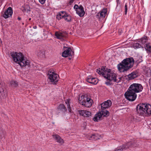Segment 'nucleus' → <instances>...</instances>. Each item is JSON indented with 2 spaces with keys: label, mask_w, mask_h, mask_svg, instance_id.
<instances>
[{
  "label": "nucleus",
  "mask_w": 151,
  "mask_h": 151,
  "mask_svg": "<svg viewBox=\"0 0 151 151\" xmlns=\"http://www.w3.org/2000/svg\"><path fill=\"white\" fill-rule=\"evenodd\" d=\"M136 112L139 116H150L151 114V105L145 103L139 104L137 106Z\"/></svg>",
  "instance_id": "f257e3e1"
},
{
  "label": "nucleus",
  "mask_w": 151,
  "mask_h": 151,
  "mask_svg": "<svg viewBox=\"0 0 151 151\" xmlns=\"http://www.w3.org/2000/svg\"><path fill=\"white\" fill-rule=\"evenodd\" d=\"M134 63L133 58L131 57L123 60L117 65L118 70L120 72L127 71L133 66Z\"/></svg>",
  "instance_id": "f03ea898"
},
{
  "label": "nucleus",
  "mask_w": 151,
  "mask_h": 151,
  "mask_svg": "<svg viewBox=\"0 0 151 151\" xmlns=\"http://www.w3.org/2000/svg\"><path fill=\"white\" fill-rule=\"evenodd\" d=\"M17 59L18 61L16 62L19 64L21 67L28 66L29 65V61L24 59V55L22 53L20 52L18 54Z\"/></svg>",
  "instance_id": "7ed1b4c3"
},
{
  "label": "nucleus",
  "mask_w": 151,
  "mask_h": 151,
  "mask_svg": "<svg viewBox=\"0 0 151 151\" xmlns=\"http://www.w3.org/2000/svg\"><path fill=\"white\" fill-rule=\"evenodd\" d=\"M136 143L133 141H130L117 147L114 151H123L129 148L130 147H136Z\"/></svg>",
  "instance_id": "20e7f679"
},
{
  "label": "nucleus",
  "mask_w": 151,
  "mask_h": 151,
  "mask_svg": "<svg viewBox=\"0 0 151 151\" xmlns=\"http://www.w3.org/2000/svg\"><path fill=\"white\" fill-rule=\"evenodd\" d=\"M56 18L58 20L63 18L65 21L68 22H70L72 21L71 16L65 11L60 12L57 15Z\"/></svg>",
  "instance_id": "39448f33"
},
{
  "label": "nucleus",
  "mask_w": 151,
  "mask_h": 151,
  "mask_svg": "<svg viewBox=\"0 0 151 151\" xmlns=\"http://www.w3.org/2000/svg\"><path fill=\"white\" fill-rule=\"evenodd\" d=\"M142 89L143 87L141 84L133 83L130 86L128 90L136 93L141 92Z\"/></svg>",
  "instance_id": "423d86ee"
},
{
  "label": "nucleus",
  "mask_w": 151,
  "mask_h": 151,
  "mask_svg": "<svg viewBox=\"0 0 151 151\" xmlns=\"http://www.w3.org/2000/svg\"><path fill=\"white\" fill-rule=\"evenodd\" d=\"M126 99L130 101H134L137 98V95L135 93L128 89L124 94Z\"/></svg>",
  "instance_id": "0eeeda50"
},
{
  "label": "nucleus",
  "mask_w": 151,
  "mask_h": 151,
  "mask_svg": "<svg viewBox=\"0 0 151 151\" xmlns=\"http://www.w3.org/2000/svg\"><path fill=\"white\" fill-rule=\"evenodd\" d=\"M47 75L50 81L53 84H55L59 79L58 75L53 72L49 71Z\"/></svg>",
  "instance_id": "6e6552de"
},
{
  "label": "nucleus",
  "mask_w": 151,
  "mask_h": 151,
  "mask_svg": "<svg viewBox=\"0 0 151 151\" xmlns=\"http://www.w3.org/2000/svg\"><path fill=\"white\" fill-rule=\"evenodd\" d=\"M12 13V10L11 7H9L4 12H1L3 17L6 19L11 17Z\"/></svg>",
  "instance_id": "1a4fd4ad"
},
{
  "label": "nucleus",
  "mask_w": 151,
  "mask_h": 151,
  "mask_svg": "<svg viewBox=\"0 0 151 151\" xmlns=\"http://www.w3.org/2000/svg\"><path fill=\"white\" fill-rule=\"evenodd\" d=\"M109 75V76H107V78H108V80H110L111 79L113 80L114 81L116 82L117 83H119L121 81L122 78H119V80L116 79V76L115 73L110 72Z\"/></svg>",
  "instance_id": "9d476101"
},
{
  "label": "nucleus",
  "mask_w": 151,
  "mask_h": 151,
  "mask_svg": "<svg viewBox=\"0 0 151 151\" xmlns=\"http://www.w3.org/2000/svg\"><path fill=\"white\" fill-rule=\"evenodd\" d=\"M67 33L66 31L63 32H55V35L57 38L59 39H63L67 37Z\"/></svg>",
  "instance_id": "9b49d317"
},
{
  "label": "nucleus",
  "mask_w": 151,
  "mask_h": 151,
  "mask_svg": "<svg viewBox=\"0 0 151 151\" xmlns=\"http://www.w3.org/2000/svg\"><path fill=\"white\" fill-rule=\"evenodd\" d=\"M86 81L88 82L93 84H96L98 82V79L95 78H93L91 76H88L86 79Z\"/></svg>",
  "instance_id": "f8f14e48"
},
{
  "label": "nucleus",
  "mask_w": 151,
  "mask_h": 151,
  "mask_svg": "<svg viewBox=\"0 0 151 151\" xmlns=\"http://www.w3.org/2000/svg\"><path fill=\"white\" fill-rule=\"evenodd\" d=\"M112 104V102L110 100H108L102 103L101 105V109H106L110 107Z\"/></svg>",
  "instance_id": "ddd939ff"
},
{
  "label": "nucleus",
  "mask_w": 151,
  "mask_h": 151,
  "mask_svg": "<svg viewBox=\"0 0 151 151\" xmlns=\"http://www.w3.org/2000/svg\"><path fill=\"white\" fill-rule=\"evenodd\" d=\"M79 114L85 117H89L91 115L90 111L85 110H81L78 111Z\"/></svg>",
  "instance_id": "4468645a"
},
{
  "label": "nucleus",
  "mask_w": 151,
  "mask_h": 151,
  "mask_svg": "<svg viewBox=\"0 0 151 151\" xmlns=\"http://www.w3.org/2000/svg\"><path fill=\"white\" fill-rule=\"evenodd\" d=\"M66 49L63 52L62 56L64 57H67L68 56H72V50L70 47H66Z\"/></svg>",
  "instance_id": "2eb2a0df"
},
{
  "label": "nucleus",
  "mask_w": 151,
  "mask_h": 151,
  "mask_svg": "<svg viewBox=\"0 0 151 151\" xmlns=\"http://www.w3.org/2000/svg\"><path fill=\"white\" fill-rule=\"evenodd\" d=\"M76 11V13L81 17L83 16L85 14L84 8L81 5L79 6L78 9H77Z\"/></svg>",
  "instance_id": "dca6fc26"
},
{
  "label": "nucleus",
  "mask_w": 151,
  "mask_h": 151,
  "mask_svg": "<svg viewBox=\"0 0 151 151\" xmlns=\"http://www.w3.org/2000/svg\"><path fill=\"white\" fill-rule=\"evenodd\" d=\"M53 138L56 142L59 143L60 145H62L64 143V141L58 135L54 134L52 135Z\"/></svg>",
  "instance_id": "f3484780"
},
{
  "label": "nucleus",
  "mask_w": 151,
  "mask_h": 151,
  "mask_svg": "<svg viewBox=\"0 0 151 151\" xmlns=\"http://www.w3.org/2000/svg\"><path fill=\"white\" fill-rule=\"evenodd\" d=\"M93 102V100L90 98H87V100L84 103H82V105L87 107H90Z\"/></svg>",
  "instance_id": "a211bd4d"
},
{
  "label": "nucleus",
  "mask_w": 151,
  "mask_h": 151,
  "mask_svg": "<svg viewBox=\"0 0 151 151\" xmlns=\"http://www.w3.org/2000/svg\"><path fill=\"white\" fill-rule=\"evenodd\" d=\"M96 72L100 75L101 74L106 79H108V78H107V76H109V74L110 73V72L108 71L107 72L106 71L105 72H103V71H101L100 70L97 69L96 70Z\"/></svg>",
  "instance_id": "6ab92c4d"
},
{
  "label": "nucleus",
  "mask_w": 151,
  "mask_h": 151,
  "mask_svg": "<svg viewBox=\"0 0 151 151\" xmlns=\"http://www.w3.org/2000/svg\"><path fill=\"white\" fill-rule=\"evenodd\" d=\"M19 52H11L10 55L15 62H16L17 61H18L17 59V58L18 56V54H19Z\"/></svg>",
  "instance_id": "aec40b11"
},
{
  "label": "nucleus",
  "mask_w": 151,
  "mask_h": 151,
  "mask_svg": "<svg viewBox=\"0 0 151 151\" xmlns=\"http://www.w3.org/2000/svg\"><path fill=\"white\" fill-rule=\"evenodd\" d=\"M87 96L86 95H82L81 97H79L78 100L79 103L82 104V103H84L87 100Z\"/></svg>",
  "instance_id": "412c9836"
},
{
  "label": "nucleus",
  "mask_w": 151,
  "mask_h": 151,
  "mask_svg": "<svg viewBox=\"0 0 151 151\" xmlns=\"http://www.w3.org/2000/svg\"><path fill=\"white\" fill-rule=\"evenodd\" d=\"M148 37L146 36H144L142 38L139 39L137 40V41L140 42L142 45H145L148 40Z\"/></svg>",
  "instance_id": "4be33fe9"
},
{
  "label": "nucleus",
  "mask_w": 151,
  "mask_h": 151,
  "mask_svg": "<svg viewBox=\"0 0 151 151\" xmlns=\"http://www.w3.org/2000/svg\"><path fill=\"white\" fill-rule=\"evenodd\" d=\"M107 11L106 9H103L100 12V13H98V14L96 15V16H97L98 17H98L99 15L100 16V17L101 18L104 17L106 14Z\"/></svg>",
  "instance_id": "5701e85b"
},
{
  "label": "nucleus",
  "mask_w": 151,
  "mask_h": 151,
  "mask_svg": "<svg viewBox=\"0 0 151 151\" xmlns=\"http://www.w3.org/2000/svg\"><path fill=\"white\" fill-rule=\"evenodd\" d=\"M0 95L2 96L3 99H4L7 96V92L6 90H4L3 88L0 89Z\"/></svg>",
  "instance_id": "b1692460"
},
{
  "label": "nucleus",
  "mask_w": 151,
  "mask_h": 151,
  "mask_svg": "<svg viewBox=\"0 0 151 151\" xmlns=\"http://www.w3.org/2000/svg\"><path fill=\"white\" fill-rule=\"evenodd\" d=\"M58 110L59 111L65 112L67 111V109L63 104H60L58 107Z\"/></svg>",
  "instance_id": "393cba45"
},
{
  "label": "nucleus",
  "mask_w": 151,
  "mask_h": 151,
  "mask_svg": "<svg viewBox=\"0 0 151 151\" xmlns=\"http://www.w3.org/2000/svg\"><path fill=\"white\" fill-rule=\"evenodd\" d=\"M100 112H101V116L107 117L109 115V112L106 109H101V111Z\"/></svg>",
  "instance_id": "a878e982"
},
{
  "label": "nucleus",
  "mask_w": 151,
  "mask_h": 151,
  "mask_svg": "<svg viewBox=\"0 0 151 151\" xmlns=\"http://www.w3.org/2000/svg\"><path fill=\"white\" fill-rule=\"evenodd\" d=\"M101 117V112H98L96 114L94 117L93 118V120L95 122H98V120H100Z\"/></svg>",
  "instance_id": "bb28decb"
},
{
  "label": "nucleus",
  "mask_w": 151,
  "mask_h": 151,
  "mask_svg": "<svg viewBox=\"0 0 151 151\" xmlns=\"http://www.w3.org/2000/svg\"><path fill=\"white\" fill-rule=\"evenodd\" d=\"M37 56L41 58H44L45 57V52L42 50H39L37 53Z\"/></svg>",
  "instance_id": "cd10ccee"
},
{
  "label": "nucleus",
  "mask_w": 151,
  "mask_h": 151,
  "mask_svg": "<svg viewBox=\"0 0 151 151\" xmlns=\"http://www.w3.org/2000/svg\"><path fill=\"white\" fill-rule=\"evenodd\" d=\"M137 76V73L135 72H133L131 74L128 75V77L130 80L134 79L136 78Z\"/></svg>",
  "instance_id": "c85d7f7f"
},
{
  "label": "nucleus",
  "mask_w": 151,
  "mask_h": 151,
  "mask_svg": "<svg viewBox=\"0 0 151 151\" xmlns=\"http://www.w3.org/2000/svg\"><path fill=\"white\" fill-rule=\"evenodd\" d=\"M145 46V48L146 50L149 52H151V45H150V43L146 44Z\"/></svg>",
  "instance_id": "c756f323"
},
{
  "label": "nucleus",
  "mask_w": 151,
  "mask_h": 151,
  "mask_svg": "<svg viewBox=\"0 0 151 151\" xmlns=\"http://www.w3.org/2000/svg\"><path fill=\"white\" fill-rule=\"evenodd\" d=\"M10 85L12 87H16L18 85V83L17 81H11L10 82Z\"/></svg>",
  "instance_id": "7c9ffc66"
},
{
  "label": "nucleus",
  "mask_w": 151,
  "mask_h": 151,
  "mask_svg": "<svg viewBox=\"0 0 151 151\" xmlns=\"http://www.w3.org/2000/svg\"><path fill=\"white\" fill-rule=\"evenodd\" d=\"M133 46L134 48H136L143 47V46L141 45V44L138 42L134 43L133 44Z\"/></svg>",
  "instance_id": "2f4dec72"
},
{
  "label": "nucleus",
  "mask_w": 151,
  "mask_h": 151,
  "mask_svg": "<svg viewBox=\"0 0 151 151\" xmlns=\"http://www.w3.org/2000/svg\"><path fill=\"white\" fill-rule=\"evenodd\" d=\"M107 71L106 70H105V69L104 68V67H102V68H101V70L103 71V72H108V71H109L111 72V70H107Z\"/></svg>",
  "instance_id": "473e14b6"
},
{
  "label": "nucleus",
  "mask_w": 151,
  "mask_h": 151,
  "mask_svg": "<svg viewBox=\"0 0 151 151\" xmlns=\"http://www.w3.org/2000/svg\"><path fill=\"white\" fill-rule=\"evenodd\" d=\"M109 80V81L106 82L105 83L107 86H110L112 84V83L111 82V81L112 80L111 79L110 80Z\"/></svg>",
  "instance_id": "72a5a7b5"
},
{
  "label": "nucleus",
  "mask_w": 151,
  "mask_h": 151,
  "mask_svg": "<svg viewBox=\"0 0 151 151\" xmlns=\"http://www.w3.org/2000/svg\"><path fill=\"white\" fill-rule=\"evenodd\" d=\"M125 8V14L126 15L127 14V3H126L124 6Z\"/></svg>",
  "instance_id": "f704fd0d"
},
{
  "label": "nucleus",
  "mask_w": 151,
  "mask_h": 151,
  "mask_svg": "<svg viewBox=\"0 0 151 151\" xmlns=\"http://www.w3.org/2000/svg\"><path fill=\"white\" fill-rule=\"evenodd\" d=\"M91 139H96V135L95 134L92 135L91 136Z\"/></svg>",
  "instance_id": "c9c22d12"
},
{
  "label": "nucleus",
  "mask_w": 151,
  "mask_h": 151,
  "mask_svg": "<svg viewBox=\"0 0 151 151\" xmlns=\"http://www.w3.org/2000/svg\"><path fill=\"white\" fill-rule=\"evenodd\" d=\"M68 104L67 103V104L68 110L71 113V109L70 107V105H69V102H68Z\"/></svg>",
  "instance_id": "e433bc0d"
},
{
  "label": "nucleus",
  "mask_w": 151,
  "mask_h": 151,
  "mask_svg": "<svg viewBox=\"0 0 151 151\" xmlns=\"http://www.w3.org/2000/svg\"><path fill=\"white\" fill-rule=\"evenodd\" d=\"M79 7V6L78 5L75 4L74 6V8L76 10V11L77 9H78Z\"/></svg>",
  "instance_id": "4c0bfd02"
},
{
  "label": "nucleus",
  "mask_w": 151,
  "mask_h": 151,
  "mask_svg": "<svg viewBox=\"0 0 151 151\" xmlns=\"http://www.w3.org/2000/svg\"><path fill=\"white\" fill-rule=\"evenodd\" d=\"M46 0H39V2L42 4H43L45 2Z\"/></svg>",
  "instance_id": "58836bf2"
},
{
  "label": "nucleus",
  "mask_w": 151,
  "mask_h": 151,
  "mask_svg": "<svg viewBox=\"0 0 151 151\" xmlns=\"http://www.w3.org/2000/svg\"><path fill=\"white\" fill-rule=\"evenodd\" d=\"M2 88V81H0V89Z\"/></svg>",
  "instance_id": "ea45409f"
},
{
  "label": "nucleus",
  "mask_w": 151,
  "mask_h": 151,
  "mask_svg": "<svg viewBox=\"0 0 151 151\" xmlns=\"http://www.w3.org/2000/svg\"><path fill=\"white\" fill-rule=\"evenodd\" d=\"M119 33V34L120 35L121 33H122L123 32L122 29H120L118 31Z\"/></svg>",
  "instance_id": "a19ab883"
},
{
  "label": "nucleus",
  "mask_w": 151,
  "mask_h": 151,
  "mask_svg": "<svg viewBox=\"0 0 151 151\" xmlns=\"http://www.w3.org/2000/svg\"><path fill=\"white\" fill-rule=\"evenodd\" d=\"M74 1V0H70V1L69 2V4L70 5H71L73 3Z\"/></svg>",
  "instance_id": "79ce46f5"
},
{
  "label": "nucleus",
  "mask_w": 151,
  "mask_h": 151,
  "mask_svg": "<svg viewBox=\"0 0 151 151\" xmlns=\"http://www.w3.org/2000/svg\"><path fill=\"white\" fill-rule=\"evenodd\" d=\"M33 28L34 29H36L37 28V27L36 26H33Z\"/></svg>",
  "instance_id": "37998d69"
},
{
  "label": "nucleus",
  "mask_w": 151,
  "mask_h": 151,
  "mask_svg": "<svg viewBox=\"0 0 151 151\" xmlns=\"http://www.w3.org/2000/svg\"><path fill=\"white\" fill-rule=\"evenodd\" d=\"M116 1L117 2V4H118L119 3L120 4V3L119 2V0H116Z\"/></svg>",
  "instance_id": "c03bdc74"
},
{
  "label": "nucleus",
  "mask_w": 151,
  "mask_h": 151,
  "mask_svg": "<svg viewBox=\"0 0 151 151\" xmlns=\"http://www.w3.org/2000/svg\"><path fill=\"white\" fill-rule=\"evenodd\" d=\"M18 19L19 20H20L21 19V17H18Z\"/></svg>",
  "instance_id": "a18cd8bd"
},
{
  "label": "nucleus",
  "mask_w": 151,
  "mask_h": 151,
  "mask_svg": "<svg viewBox=\"0 0 151 151\" xmlns=\"http://www.w3.org/2000/svg\"><path fill=\"white\" fill-rule=\"evenodd\" d=\"M31 18H29V21H30V20H31Z\"/></svg>",
  "instance_id": "49530a36"
},
{
  "label": "nucleus",
  "mask_w": 151,
  "mask_h": 151,
  "mask_svg": "<svg viewBox=\"0 0 151 151\" xmlns=\"http://www.w3.org/2000/svg\"><path fill=\"white\" fill-rule=\"evenodd\" d=\"M22 24L24 25V23H23Z\"/></svg>",
  "instance_id": "de8ad7c7"
},
{
  "label": "nucleus",
  "mask_w": 151,
  "mask_h": 151,
  "mask_svg": "<svg viewBox=\"0 0 151 151\" xmlns=\"http://www.w3.org/2000/svg\"><path fill=\"white\" fill-rule=\"evenodd\" d=\"M72 52H73V51Z\"/></svg>",
  "instance_id": "09e8293b"
}]
</instances>
